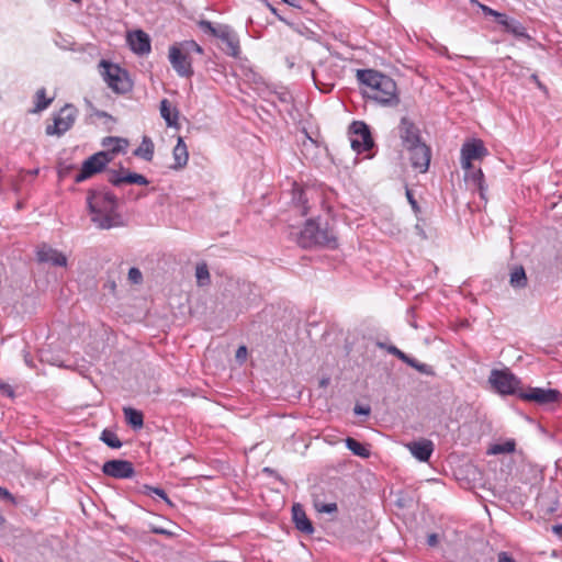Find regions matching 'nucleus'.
Masks as SVG:
<instances>
[{
	"label": "nucleus",
	"mask_w": 562,
	"mask_h": 562,
	"mask_svg": "<svg viewBox=\"0 0 562 562\" xmlns=\"http://www.w3.org/2000/svg\"><path fill=\"white\" fill-rule=\"evenodd\" d=\"M509 283L515 289H524L527 286V276L521 266H516L512 270Z\"/></svg>",
	"instance_id": "nucleus-27"
},
{
	"label": "nucleus",
	"mask_w": 562,
	"mask_h": 562,
	"mask_svg": "<svg viewBox=\"0 0 562 562\" xmlns=\"http://www.w3.org/2000/svg\"><path fill=\"white\" fill-rule=\"evenodd\" d=\"M123 413L127 425H130L133 429L137 430L143 428L144 415L140 411L133 407H124Z\"/></svg>",
	"instance_id": "nucleus-25"
},
{
	"label": "nucleus",
	"mask_w": 562,
	"mask_h": 562,
	"mask_svg": "<svg viewBox=\"0 0 562 562\" xmlns=\"http://www.w3.org/2000/svg\"><path fill=\"white\" fill-rule=\"evenodd\" d=\"M103 70L101 75L106 85L116 93H126L132 89L127 72L117 65L102 59L99 65Z\"/></svg>",
	"instance_id": "nucleus-6"
},
{
	"label": "nucleus",
	"mask_w": 562,
	"mask_h": 562,
	"mask_svg": "<svg viewBox=\"0 0 562 562\" xmlns=\"http://www.w3.org/2000/svg\"><path fill=\"white\" fill-rule=\"evenodd\" d=\"M87 204L91 221L97 227L110 229L122 225V217L117 212V198L105 188L90 189Z\"/></svg>",
	"instance_id": "nucleus-2"
},
{
	"label": "nucleus",
	"mask_w": 562,
	"mask_h": 562,
	"mask_svg": "<svg viewBox=\"0 0 562 562\" xmlns=\"http://www.w3.org/2000/svg\"><path fill=\"white\" fill-rule=\"evenodd\" d=\"M350 143L353 150L363 153L370 150L373 145V138L369 126L362 121H355L349 127Z\"/></svg>",
	"instance_id": "nucleus-8"
},
{
	"label": "nucleus",
	"mask_w": 562,
	"mask_h": 562,
	"mask_svg": "<svg viewBox=\"0 0 562 562\" xmlns=\"http://www.w3.org/2000/svg\"><path fill=\"white\" fill-rule=\"evenodd\" d=\"M35 97H36V104H35L33 112H41V111L45 110L46 108L49 106V104L53 101L52 98H46V90L44 88L37 90Z\"/></svg>",
	"instance_id": "nucleus-34"
},
{
	"label": "nucleus",
	"mask_w": 562,
	"mask_h": 562,
	"mask_svg": "<svg viewBox=\"0 0 562 562\" xmlns=\"http://www.w3.org/2000/svg\"><path fill=\"white\" fill-rule=\"evenodd\" d=\"M346 447L355 454V456H358V457H361V458H369L371 452L369 450V448L364 445H362L361 442H359L358 440L351 438V437H347L346 440Z\"/></svg>",
	"instance_id": "nucleus-30"
},
{
	"label": "nucleus",
	"mask_w": 562,
	"mask_h": 562,
	"mask_svg": "<svg viewBox=\"0 0 562 562\" xmlns=\"http://www.w3.org/2000/svg\"><path fill=\"white\" fill-rule=\"evenodd\" d=\"M36 258L38 262H49L55 267H66L67 257L59 250L52 248L50 246L43 244L36 251Z\"/></svg>",
	"instance_id": "nucleus-19"
},
{
	"label": "nucleus",
	"mask_w": 562,
	"mask_h": 562,
	"mask_svg": "<svg viewBox=\"0 0 562 562\" xmlns=\"http://www.w3.org/2000/svg\"><path fill=\"white\" fill-rule=\"evenodd\" d=\"M294 199L297 201V203H300L302 205L301 214L306 215L307 207L305 206V203H306L305 193L303 191H299L297 193L294 194Z\"/></svg>",
	"instance_id": "nucleus-42"
},
{
	"label": "nucleus",
	"mask_w": 562,
	"mask_h": 562,
	"mask_svg": "<svg viewBox=\"0 0 562 562\" xmlns=\"http://www.w3.org/2000/svg\"><path fill=\"white\" fill-rule=\"evenodd\" d=\"M269 10L282 22L288 23V21L278 12V10L271 5L269 2H266Z\"/></svg>",
	"instance_id": "nucleus-51"
},
{
	"label": "nucleus",
	"mask_w": 562,
	"mask_h": 562,
	"mask_svg": "<svg viewBox=\"0 0 562 562\" xmlns=\"http://www.w3.org/2000/svg\"><path fill=\"white\" fill-rule=\"evenodd\" d=\"M5 522V518L3 517V515L0 513V528L4 525Z\"/></svg>",
	"instance_id": "nucleus-57"
},
{
	"label": "nucleus",
	"mask_w": 562,
	"mask_h": 562,
	"mask_svg": "<svg viewBox=\"0 0 562 562\" xmlns=\"http://www.w3.org/2000/svg\"><path fill=\"white\" fill-rule=\"evenodd\" d=\"M405 194H406L407 201H408L409 205L412 206L415 215L418 216V214L422 212V210H420L418 202L414 198L413 191L411 189L406 188Z\"/></svg>",
	"instance_id": "nucleus-39"
},
{
	"label": "nucleus",
	"mask_w": 562,
	"mask_h": 562,
	"mask_svg": "<svg viewBox=\"0 0 562 562\" xmlns=\"http://www.w3.org/2000/svg\"><path fill=\"white\" fill-rule=\"evenodd\" d=\"M198 25L204 33H210L214 37H217L218 32L222 31V25L215 27L210 21L206 20L199 21Z\"/></svg>",
	"instance_id": "nucleus-36"
},
{
	"label": "nucleus",
	"mask_w": 562,
	"mask_h": 562,
	"mask_svg": "<svg viewBox=\"0 0 562 562\" xmlns=\"http://www.w3.org/2000/svg\"><path fill=\"white\" fill-rule=\"evenodd\" d=\"M154 143L150 137L144 136L140 145L134 150V156L140 157L146 161H151L154 157Z\"/></svg>",
	"instance_id": "nucleus-26"
},
{
	"label": "nucleus",
	"mask_w": 562,
	"mask_h": 562,
	"mask_svg": "<svg viewBox=\"0 0 562 562\" xmlns=\"http://www.w3.org/2000/svg\"><path fill=\"white\" fill-rule=\"evenodd\" d=\"M405 149L409 153L412 167L420 172H426L430 164V148L424 142H420Z\"/></svg>",
	"instance_id": "nucleus-15"
},
{
	"label": "nucleus",
	"mask_w": 562,
	"mask_h": 562,
	"mask_svg": "<svg viewBox=\"0 0 562 562\" xmlns=\"http://www.w3.org/2000/svg\"><path fill=\"white\" fill-rule=\"evenodd\" d=\"M312 77L316 88L323 93L331 92L336 85V75L325 64H319L314 68Z\"/></svg>",
	"instance_id": "nucleus-16"
},
{
	"label": "nucleus",
	"mask_w": 562,
	"mask_h": 562,
	"mask_svg": "<svg viewBox=\"0 0 562 562\" xmlns=\"http://www.w3.org/2000/svg\"><path fill=\"white\" fill-rule=\"evenodd\" d=\"M516 449V441L514 439H508L502 443H494L487 449V454L496 456L504 453H512Z\"/></svg>",
	"instance_id": "nucleus-29"
},
{
	"label": "nucleus",
	"mask_w": 562,
	"mask_h": 562,
	"mask_svg": "<svg viewBox=\"0 0 562 562\" xmlns=\"http://www.w3.org/2000/svg\"><path fill=\"white\" fill-rule=\"evenodd\" d=\"M0 498L14 503L13 495L4 487L0 486Z\"/></svg>",
	"instance_id": "nucleus-46"
},
{
	"label": "nucleus",
	"mask_w": 562,
	"mask_h": 562,
	"mask_svg": "<svg viewBox=\"0 0 562 562\" xmlns=\"http://www.w3.org/2000/svg\"><path fill=\"white\" fill-rule=\"evenodd\" d=\"M314 507L318 513L335 514L338 512L336 503H324L319 497L314 498Z\"/></svg>",
	"instance_id": "nucleus-35"
},
{
	"label": "nucleus",
	"mask_w": 562,
	"mask_h": 562,
	"mask_svg": "<svg viewBox=\"0 0 562 562\" xmlns=\"http://www.w3.org/2000/svg\"><path fill=\"white\" fill-rule=\"evenodd\" d=\"M120 148L110 149V151H98L91 155L88 159L82 162L81 169L75 176V182L80 183L94 175L103 171L108 164H110L114 157L120 154Z\"/></svg>",
	"instance_id": "nucleus-4"
},
{
	"label": "nucleus",
	"mask_w": 562,
	"mask_h": 562,
	"mask_svg": "<svg viewBox=\"0 0 562 562\" xmlns=\"http://www.w3.org/2000/svg\"><path fill=\"white\" fill-rule=\"evenodd\" d=\"M552 531L560 538H562V525H554Z\"/></svg>",
	"instance_id": "nucleus-54"
},
{
	"label": "nucleus",
	"mask_w": 562,
	"mask_h": 562,
	"mask_svg": "<svg viewBox=\"0 0 562 562\" xmlns=\"http://www.w3.org/2000/svg\"><path fill=\"white\" fill-rule=\"evenodd\" d=\"M480 8L485 15L495 16L496 10L480 3Z\"/></svg>",
	"instance_id": "nucleus-50"
},
{
	"label": "nucleus",
	"mask_w": 562,
	"mask_h": 562,
	"mask_svg": "<svg viewBox=\"0 0 562 562\" xmlns=\"http://www.w3.org/2000/svg\"><path fill=\"white\" fill-rule=\"evenodd\" d=\"M465 178L470 180L477 189L480 190L481 196H483V181H484V175L481 169H473V167L470 170H465Z\"/></svg>",
	"instance_id": "nucleus-32"
},
{
	"label": "nucleus",
	"mask_w": 562,
	"mask_h": 562,
	"mask_svg": "<svg viewBox=\"0 0 562 562\" xmlns=\"http://www.w3.org/2000/svg\"><path fill=\"white\" fill-rule=\"evenodd\" d=\"M297 241L303 248L318 246L335 249L338 247L335 232L327 224L322 226L314 220L306 221Z\"/></svg>",
	"instance_id": "nucleus-3"
},
{
	"label": "nucleus",
	"mask_w": 562,
	"mask_h": 562,
	"mask_svg": "<svg viewBox=\"0 0 562 562\" xmlns=\"http://www.w3.org/2000/svg\"><path fill=\"white\" fill-rule=\"evenodd\" d=\"M487 155V149L481 139L465 142L461 147V166L464 170L472 168V160L482 159Z\"/></svg>",
	"instance_id": "nucleus-11"
},
{
	"label": "nucleus",
	"mask_w": 562,
	"mask_h": 562,
	"mask_svg": "<svg viewBox=\"0 0 562 562\" xmlns=\"http://www.w3.org/2000/svg\"><path fill=\"white\" fill-rule=\"evenodd\" d=\"M102 472L114 479H130L135 475V469L131 461L113 459L104 462Z\"/></svg>",
	"instance_id": "nucleus-14"
},
{
	"label": "nucleus",
	"mask_w": 562,
	"mask_h": 562,
	"mask_svg": "<svg viewBox=\"0 0 562 562\" xmlns=\"http://www.w3.org/2000/svg\"><path fill=\"white\" fill-rule=\"evenodd\" d=\"M217 38L222 42L221 49L228 56L238 58L240 55L239 38L227 25H222Z\"/></svg>",
	"instance_id": "nucleus-17"
},
{
	"label": "nucleus",
	"mask_w": 562,
	"mask_h": 562,
	"mask_svg": "<svg viewBox=\"0 0 562 562\" xmlns=\"http://www.w3.org/2000/svg\"><path fill=\"white\" fill-rule=\"evenodd\" d=\"M397 135L401 139L404 148L412 147L422 140L420 130L418 126L407 116H403L396 127Z\"/></svg>",
	"instance_id": "nucleus-13"
},
{
	"label": "nucleus",
	"mask_w": 562,
	"mask_h": 562,
	"mask_svg": "<svg viewBox=\"0 0 562 562\" xmlns=\"http://www.w3.org/2000/svg\"><path fill=\"white\" fill-rule=\"evenodd\" d=\"M497 562H516L507 552H501L497 557Z\"/></svg>",
	"instance_id": "nucleus-49"
},
{
	"label": "nucleus",
	"mask_w": 562,
	"mask_h": 562,
	"mask_svg": "<svg viewBox=\"0 0 562 562\" xmlns=\"http://www.w3.org/2000/svg\"><path fill=\"white\" fill-rule=\"evenodd\" d=\"M506 32L519 38H529L526 27L517 20L509 19L504 25Z\"/></svg>",
	"instance_id": "nucleus-31"
},
{
	"label": "nucleus",
	"mask_w": 562,
	"mask_h": 562,
	"mask_svg": "<svg viewBox=\"0 0 562 562\" xmlns=\"http://www.w3.org/2000/svg\"><path fill=\"white\" fill-rule=\"evenodd\" d=\"M169 61L179 76L190 78L193 75L190 56L178 45H172L169 48Z\"/></svg>",
	"instance_id": "nucleus-12"
},
{
	"label": "nucleus",
	"mask_w": 562,
	"mask_h": 562,
	"mask_svg": "<svg viewBox=\"0 0 562 562\" xmlns=\"http://www.w3.org/2000/svg\"><path fill=\"white\" fill-rule=\"evenodd\" d=\"M110 288H111V290H114V289H115V283H114V282H112V283L110 284Z\"/></svg>",
	"instance_id": "nucleus-59"
},
{
	"label": "nucleus",
	"mask_w": 562,
	"mask_h": 562,
	"mask_svg": "<svg viewBox=\"0 0 562 562\" xmlns=\"http://www.w3.org/2000/svg\"><path fill=\"white\" fill-rule=\"evenodd\" d=\"M282 1L292 7H299V4L296 3V0H282Z\"/></svg>",
	"instance_id": "nucleus-55"
},
{
	"label": "nucleus",
	"mask_w": 562,
	"mask_h": 562,
	"mask_svg": "<svg viewBox=\"0 0 562 562\" xmlns=\"http://www.w3.org/2000/svg\"><path fill=\"white\" fill-rule=\"evenodd\" d=\"M97 115L100 116V117H103V116H106V113L105 112H98Z\"/></svg>",
	"instance_id": "nucleus-58"
},
{
	"label": "nucleus",
	"mask_w": 562,
	"mask_h": 562,
	"mask_svg": "<svg viewBox=\"0 0 562 562\" xmlns=\"http://www.w3.org/2000/svg\"><path fill=\"white\" fill-rule=\"evenodd\" d=\"M495 14H496V15H495L494 18L496 19L497 23H498V24H501V25H503V26H504V25L506 24V22L509 20V18H508L506 14L501 13V12H498V11H496V13H495Z\"/></svg>",
	"instance_id": "nucleus-48"
},
{
	"label": "nucleus",
	"mask_w": 562,
	"mask_h": 562,
	"mask_svg": "<svg viewBox=\"0 0 562 562\" xmlns=\"http://www.w3.org/2000/svg\"><path fill=\"white\" fill-rule=\"evenodd\" d=\"M427 543H428V546H430V547H435V546H437V543H438V536H437V533H430V535H428V537H427Z\"/></svg>",
	"instance_id": "nucleus-52"
},
{
	"label": "nucleus",
	"mask_w": 562,
	"mask_h": 562,
	"mask_svg": "<svg viewBox=\"0 0 562 562\" xmlns=\"http://www.w3.org/2000/svg\"><path fill=\"white\" fill-rule=\"evenodd\" d=\"M406 447L409 452L422 462H427L434 452V443L428 439L408 442Z\"/></svg>",
	"instance_id": "nucleus-21"
},
{
	"label": "nucleus",
	"mask_w": 562,
	"mask_h": 562,
	"mask_svg": "<svg viewBox=\"0 0 562 562\" xmlns=\"http://www.w3.org/2000/svg\"><path fill=\"white\" fill-rule=\"evenodd\" d=\"M376 346L380 349H385L389 353L393 355L394 357H396L397 359H400L401 361H403L407 366L414 368L419 373L425 374V375H435V371H434L432 367H430L429 364L419 362L417 359H415V358L406 355L405 352H403L396 346L387 345V344L381 342V341H378Z\"/></svg>",
	"instance_id": "nucleus-10"
},
{
	"label": "nucleus",
	"mask_w": 562,
	"mask_h": 562,
	"mask_svg": "<svg viewBox=\"0 0 562 562\" xmlns=\"http://www.w3.org/2000/svg\"><path fill=\"white\" fill-rule=\"evenodd\" d=\"M195 276H196V279H198V283L200 285H203V284H205V282L210 281L209 269H207V267L205 265L196 267Z\"/></svg>",
	"instance_id": "nucleus-38"
},
{
	"label": "nucleus",
	"mask_w": 562,
	"mask_h": 562,
	"mask_svg": "<svg viewBox=\"0 0 562 562\" xmlns=\"http://www.w3.org/2000/svg\"><path fill=\"white\" fill-rule=\"evenodd\" d=\"M247 356V348L245 346H240L236 351L237 359H245Z\"/></svg>",
	"instance_id": "nucleus-53"
},
{
	"label": "nucleus",
	"mask_w": 562,
	"mask_h": 562,
	"mask_svg": "<svg viewBox=\"0 0 562 562\" xmlns=\"http://www.w3.org/2000/svg\"><path fill=\"white\" fill-rule=\"evenodd\" d=\"M179 48L183 49V52H186V54H188L189 56L192 52L198 54L203 53V48L194 41H186L179 46Z\"/></svg>",
	"instance_id": "nucleus-37"
},
{
	"label": "nucleus",
	"mask_w": 562,
	"mask_h": 562,
	"mask_svg": "<svg viewBox=\"0 0 562 562\" xmlns=\"http://www.w3.org/2000/svg\"><path fill=\"white\" fill-rule=\"evenodd\" d=\"M72 169H74L72 165L59 164L58 170H57L58 178L59 179L67 178L70 175V172L72 171Z\"/></svg>",
	"instance_id": "nucleus-41"
},
{
	"label": "nucleus",
	"mask_w": 562,
	"mask_h": 562,
	"mask_svg": "<svg viewBox=\"0 0 562 562\" xmlns=\"http://www.w3.org/2000/svg\"><path fill=\"white\" fill-rule=\"evenodd\" d=\"M172 155L175 164L171 166V168L178 170L187 166L189 160V153L187 145L181 136L178 137V142L173 148Z\"/></svg>",
	"instance_id": "nucleus-23"
},
{
	"label": "nucleus",
	"mask_w": 562,
	"mask_h": 562,
	"mask_svg": "<svg viewBox=\"0 0 562 562\" xmlns=\"http://www.w3.org/2000/svg\"><path fill=\"white\" fill-rule=\"evenodd\" d=\"M488 382L502 395H516L522 392L521 381L509 369H494L491 371Z\"/></svg>",
	"instance_id": "nucleus-5"
},
{
	"label": "nucleus",
	"mask_w": 562,
	"mask_h": 562,
	"mask_svg": "<svg viewBox=\"0 0 562 562\" xmlns=\"http://www.w3.org/2000/svg\"><path fill=\"white\" fill-rule=\"evenodd\" d=\"M292 519L295 525V528L305 533L312 535L314 532V527L312 521L306 516V513L301 504H293L292 506Z\"/></svg>",
	"instance_id": "nucleus-22"
},
{
	"label": "nucleus",
	"mask_w": 562,
	"mask_h": 562,
	"mask_svg": "<svg viewBox=\"0 0 562 562\" xmlns=\"http://www.w3.org/2000/svg\"><path fill=\"white\" fill-rule=\"evenodd\" d=\"M146 488H148L151 493L156 494L157 496L166 501L168 504H171L170 499L168 498L166 492L162 488L151 486H146Z\"/></svg>",
	"instance_id": "nucleus-44"
},
{
	"label": "nucleus",
	"mask_w": 562,
	"mask_h": 562,
	"mask_svg": "<svg viewBox=\"0 0 562 562\" xmlns=\"http://www.w3.org/2000/svg\"><path fill=\"white\" fill-rule=\"evenodd\" d=\"M101 145L105 148L104 151H110V149L119 147L121 149L120 154H124L128 146V140L121 137L108 136L102 139Z\"/></svg>",
	"instance_id": "nucleus-28"
},
{
	"label": "nucleus",
	"mask_w": 562,
	"mask_h": 562,
	"mask_svg": "<svg viewBox=\"0 0 562 562\" xmlns=\"http://www.w3.org/2000/svg\"><path fill=\"white\" fill-rule=\"evenodd\" d=\"M86 103H87L90 108H92V103H91L89 100H86Z\"/></svg>",
	"instance_id": "nucleus-60"
},
{
	"label": "nucleus",
	"mask_w": 562,
	"mask_h": 562,
	"mask_svg": "<svg viewBox=\"0 0 562 562\" xmlns=\"http://www.w3.org/2000/svg\"><path fill=\"white\" fill-rule=\"evenodd\" d=\"M150 531H151L153 533H156V535H165V536H167V537H171V536L173 535L171 531H169V530H167V529H165V528H161V527H155V526H153V527L150 528Z\"/></svg>",
	"instance_id": "nucleus-47"
},
{
	"label": "nucleus",
	"mask_w": 562,
	"mask_h": 562,
	"mask_svg": "<svg viewBox=\"0 0 562 562\" xmlns=\"http://www.w3.org/2000/svg\"><path fill=\"white\" fill-rule=\"evenodd\" d=\"M100 439L110 448L119 449L122 447V441L120 440L117 435L112 430L104 429L101 432Z\"/></svg>",
	"instance_id": "nucleus-33"
},
{
	"label": "nucleus",
	"mask_w": 562,
	"mask_h": 562,
	"mask_svg": "<svg viewBox=\"0 0 562 562\" xmlns=\"http://www.w3.org/2000/svg\"><path fill=\"white\" fill-rule=\"evenodd\" d=\"M78 110L75 105L67 103L53 116V124H47L45 133L48 136H61L75 124Z\"/></svg>",
	"instance_id": "nucleus-7"
},
{
	"label": "nucleus",
	"mask_w": 562,
	"mask_h": 562,
	"mask_svg": "<svg viewBox=\"0 0 562 562\" xmlns=\"http://www.w3.org/2000/svg\"><path fill=\"white\" fill-rule=\"evenodd\" d=\"M0 562H3V561L0 559Z\"/></svg>",
	"instance_id": "nucleus-61"
},
{
	"label": "nucleus",
	"mask_w": 562,
	"mask_h": 562,
	"mask_svg": "<svg viewBox=\"0 0 562 562\" xmlns=\"http://www.w3.org/2000/svg\"><path fill=\"white\" fill-rule=\"evenodd\" d=\"M122 171L124 175L117 170L109 171V182L114 187H120L123 183H133L138 186H147L149 183L148 179L143 175L124 171L123 169Z\"/></svg>",
	"instance_id": "nucleus-18"
},
{
	"label": "nucleus",
	"mask_w": 562,
	"mask_h": 562,
	"mask_svg": "<svg viewBox=\"0 0 562 562\" xmlns=\"http://www.w3.org/2000/svg\"><path fill=\"white\" fill-rule=\"evenodd\" d=\"M0 392L10 398H13L15 396L13 387L7 383H0Z\"/></svg>",
	"instance_id": "nucleus-43"
},
{
	"label": "nucleus",
	"mask_w": 562,
	"mask_h": 562,
	"mask_svg": "<svg viewBox=\"0 0 562 562\" xmlns=\"http://www.w3.org/2000/svg\"><path fill=\"white\" fill-rule=\"evenodd\" d=\"M127 42L131 49L136 54L144 55L150 52V38L148 34L142 30L130 33Z\"/></svg>",
	"instance_id": "nucleus-20"
},
{
	"label": "nucleus",
	"mask_w": 562,
	"mask_h": 562,
	"mask_svg": "<svg viewBox=\"0 0 562 562\" xmlns=\"http://www.w3.org/2000/svg\"><path fill=\"white\" fill-rule=\"evenodd\" d=\"M27 173L31 175V176H37L38 175V169L29 170Z\"/></svg>",
	"instance_id": "nucleus-56"
},
{
	"label": "nucleus",
	"mask_w": 562,
	"mask_h": 562,
	"mask_svg": "<svg viewBox=\"0 0 562 562\" xmlns=\"http://www.w3.org/2000/svg\"><path fill=\"white\" fill-rule=\"evenodd\" d=\"M128 280L133 284H139L143 281V274L140 270L136 267H133L128 270Z\"/></svg>",
	"instance_id": "nucleus-40"
},
{
	"label": "nucleus",
	"mask_w": 562,
	"mask_h": 562,
	"mask_svg": "<svg viewBox=\"0 0 562 562\" xmlns=\"http://www.w3.org/2000/svg\"><path fill=\"white\" fill-rule=\"evenodd\" d=\"M357 79L362 86V95L382 106H397L400 94L397 85L390 76L374 69L357 70Z\"/></svg>",
	"instance_id": "nucleus-1"
},
{
	"label": "nucleus",
	"mask_w": 562,
	"mask_h": 562,
	"mask_svg": "<svg viewBox=\"0 0 562 562\" xmlns=\"http://www.w3.org/2000/svg\"><path fill=\"white\" fill-rule=\"evenodd\" d=\"M160 115L168 126L177 125L179 112L177 109H171V104L168 99H162L160 101Z\"/></svg>",
	"instance_id": "nucleus-24"
},
{
	"label": "nucleus",
	"mask_w": 562,
	"mask_h": 562,
	"mask_svg": "<svg viewBox=\"0 0 562 562\" xmlns=\"http://www.w3.org/2000/svg\"><path fill=\"white\" fill-rule=\"evenodd\" d=\"M370 406H362V405H356L355 408H353V413L356 415H370Z\"/></svg>",
	"instance_id": "nucleus-45"
},
{
	"label": "nucleus",
	"mask_w": 562,
	"mask_h": 562,
	"mask_svg": "<svg viewBox=\"0 0 562 562\" xmlns=\"http://www.w3.org/2000/svg\"><path fill=\"white\" fill-rule=\"evenodd\" d=\"M561 393L554 389L528 387L519 393V398L526 402H533L539 405L555 403L560 400Z\"/></svg>",
	"instance_id": "nucleus-9"
}]
</instances>
